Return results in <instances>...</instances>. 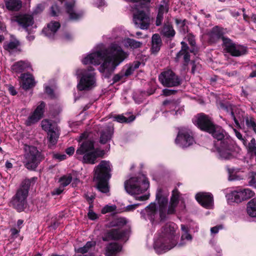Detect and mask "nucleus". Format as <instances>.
<instances>
[{"label": "nucleus", "mask_w": 256, "mask_h": 256, "mask_svg": "<svg viewBox=\"0 0 256 256\" xmlns=\"http://www.w3.org/2000/svg\"><path fill=\"white\" fill-rule=\"evenodd\" d=\"M126 56V54L120 46L116 44H112L105 50L88 54L83 59L82 63L84 64H92L98 66L103 61L99 70L104 72L106 70H114Z\"/></svg>", "instance_id": "obj_1"}, {"label": "nucleus", "mask_w": 256, "mask_h": 256, "mask_svg": "<svg viewBox=\"0 0 256 256\" xmlns=\"http://www.w3.org/2000/svg\"><path fill=\"white\" fill-rule=\"evenodd\" d=\"M178 228L173 222L166 223L162 228V234L154 243L155 249L165 252L176 246L179 238Z\"/></svg>", "instance_id": "obj_2"}, {"label": "nucleus", "mask_w": 256, "mask_h": 256, "mask_svg": "<svg viewBox=\"0 0 256 256\" xmlns=\"http://www.w3.org/2000/svg\"><path fill=\"white\" fill-rule=\"evenodd\" d=\"M89 136L88 132H84L80 136L79 142L85 140L80 145L76 152L78 158H82L84 163L94 164L98 157L96 152L94 150V142L86 140Z\"/></svg>", "instance_id": "obj_3"}, {"label": "nucleus", "mask_w": 256, "mask_h": 256, "mask_svg": "<svg viewBox=\"0 0 256 256\" xmlns=\"http://www.w3.org/2000/svg\"><path fill=\"white\" fill-rule=\"evenodd\" d=\"M36 179L37 178H33L31 179L24 180L22 182V186L12 198L11 204L18 212L24 210L26 204V198L28 194L29 188L31 183L34 182Z\"/></svg>", "instance_id": "obj_4"}, {"label": "nucleus", "mask_w": 256, "mask_h": 256, "mask_svg": "<svg viewBox=\"0 0 256 256\" xmlns=\"http://www.w3.org/2000/svg\"><path fill=\"white\" fill-rule=\"evenodd\" d=\"M149 182L144 174H139L137 176L131 178L124 184L126 192L132 194H140L148 190Z\"/></svg>", "instance_id": "obj_5"}, {"label": "nucleus", "mask_w": 256, "mask_h": 256, "mask_svg": "<svg viewBox=\"0 0 256 256\" xmlns=\"http://www.w3.org/2000/svg\"><path fill=\"white\" fill-rule=\"evenodd\" d=\"M94 68L90 66L87 70H78L76 74L80 76V80L78 84V88L80 90H90L96 86V74L94 72Z\"/></svg>", "instance_id": "obj_6"}, {"label": "nucleus", "mask_w": 256, "mask_h": 256, "mask_svg": "<svg viewBox=\"0 0 256 256\" xmlns=\"http://www.w3.org/2000/svg\"><path fill=\"white\" fill-rule=\"evenodd\" d=\"M24 156V163L28 170L36 169L43 158L36 148L32 146H26Z\"/></svg>", "instance_id": "obj_7"}, {"label": "nucleus", "mask_w": 256, "mask_h": 256, "mask_svg": "<svg viewBox=\"0 0 256 256\" xmlns=\"http://www.w3.org/2000/svg\"><path fill=\"white\" fill-rule=\"evenodd\" d=\"M222 47L226 52L233 56H240L247 52L246 46L236 44L228 38H223Z\"/></svg>", "instance_id": "obj_8"}, {"label": "nucleus", "mask_w": 256, "mask_h": 256, "mask_svg": "<svg viewBox=\"0 0 256 256\" xmlns=\"http://www.w3.org/2000/svg\"><path fill=\"white\" fill-rule=\"evenodd\" d=\"M159 80L164 86L167 87L176 86L180 83L178 76L170 70L162 72L159 76Z\"/></svg>", "instance_id": "obj_9"}, {"label": "nucleus", "mask_w": 256, "mask_h": 256, "mask_svg": "<svg viewBox=\"0 0 256 256\" xmlns=\"http://www.w3.org/2000/svg\"><path fill=\"white\" fill-rule=\"evenodd\" d=\"M176 142L184 147L192 144L194 142L192 132L186 128H181L178 131Z\"/></svg>", "instance_id": "obj_10"}, {"label": "nucleus", "mask_w": 256, "mask_h": 256, "mask_svg": "<svg viewBox=\"0 0 256 256\" xmlns=\"http://www.w3.org/2000/svg\"><path fill=\"white\" fill-rule=\"evenodd\" d=\"M195 124L201 130L208 132H212L214 126L212 118L203 113L199 114L196 116Z\"/></svg>", "instance_id": "obj_11"}, {"label": "nucleus", "mask_w": 256, "mask_h": 256, "mask_svg": "<svg viewBox=\"0 0 256 256\" xmlns=\"http://www.w3.org/2000/svg\"><path fill=\"white\" fill-rule=\"evenodd\" d=\"M110 165L108 162L102 160L94 168V179L110 178Z\"/></svg>", "instance_id": "obj_12"}, {"label": "nucleus", "mask_w": 256, "mask_h": 256, "mask_svg": "<svg viewBox=\"0 0 256 256\" xmlns=\"http://www.w3.org/2000/svg\"><path fill=\"white\" fill-rule=\"evenodd\" d=\"M127 232L122 228H112L107 230L102 238L104 241L118 240L126 237Z\"/></svg>", "instance_id": "obj_13"}, {"label": "nucleus", "mask_w": 256, "mask_h": 256, "mask_svg": "<svg viewBox=\"0 0 256 256\" xmlns=\"http://www.w3.org/2000/svg\"><path fill=\"white\" fill-rule=\"evenodd\" d=\"M134 21L136 25L143 30L148 29L150 24L149 16L143 10H138L134 13Z\"/></svg>", "instance_id": "obj_14"}, {"label": "nucleus", "mask_w": 256, "mask_h": 256, "mask_svg": "<svg viewBox=\"0 0 256 256\" xmlns=\"http://www.w3.org/2000/svg\"><path fill=\"white\" fill-rule=\"evenodd\" d=\"M220 148L219 152L220 156L224 159H230L232 158V150L234 146L230 139L224 140L220 142Z\"/></svg>", "instance_id": "obj_15"}, {"label": "nucleus", "mask_w": 256, "mask_h": 256, "mask_svg": "<svg viewBox=\"0 0 256 256\" xmlns=\"http://www.w3.org/2000/svg\"><path fill=\"white\" fill-rule=\"evenodd\" d=\"M12 22H17L24 28L32 26L34 24V18L32 16L28 14H18L12 17Z\"/></svg>", "instance_id": "obj_16"}, {"label": "nucleus", "mask_w": 256, "mask_h": 256, "mask_svg": "<svg viewBox=\"0 0 256 256\" xmlns=\"http://www.w3.org/2000/svg\"><path fill=\"white\" fill-rule=\"evenodd\" d=\"M58 2L64 4L66 12L69 14L71 20H77L82 16V13H77L74 8L75 2L74 0H58Z\"/></svg>", "instance_id": "obj_17"}, {"label": "nucleus", "mask_w": 256, "mask_h": 256, "mask_svg": "<svg viewBox=\"0 0 256 256\" xmlns=\"http://www.w3.org/2000/svg\"><path fill=\"white\" fill-rule=\"evenodd\" d=\"M45 104L44 102H40V104L38 106L34 112L30 114L26 121V126H30L38 122L42 117L44 112V108Z\"/></svg>", "instance_id": "obj_18"}, {"label": "nucleus", "mask_w": 256, "mask_h": 256, "mask_svg": "<svg viewBox=\"0 0 256 256\" xmlns=\"http://www.w3.org/2000/svg\"><path fill=\"white\" fill-rule=\"evenodd\" d=\"M224 32V28L218 26H214L208 34V41L210 43H215L220 39L222 38L223 40Z\"/></svg>", "instance_id": "obj_19"}, {"label": "nucleus", "mask_w": 256, "mask_h": 256, "mask_svg": "<svg viewBox=\"0 0 256 256\" xmlns=\"http://www.w3.org/2000/svg\"><path fill=\"white\" fill-rule=\"evenodd\" d=\"M156 197L159 204L160 216L162 220L165 218L166 208L168 202V197L162 194L161 189L158 191Z\"/></svg>", "instance_id": "obj_20"}, {"label": "nucleus", "mask_w": 256, "mask_h": 256, "mask_svg": "<svg viewBox=\"0 0 256 256\" xmlns=\"http://www.w3.org/2000/svg\"><path fill=\"white\" fill-rule=\"evenodd\" d=\"M180 192L178 188H175L172 191L168 210V214H174L180 201Z\"/></svg>", "instance_id": "obj_21"}, {"label": "nucleus", "mask_w": 256, "mask_h": 256, "mask_svg": "<svg viewBox=\"0 0 256 256\" xmlns=\"http://www.w3.org/2000/svg\"><path fill=\"white\" fill-rule=\"evenodd\" d=\"M196 198L202 206L206 208H210L213 202V197L210 193H198L196 196Z\"/></svg>", "instance_id": "obj_22"}, {"label": "nucleus", "mask_w": 256, "mask_h": 256, "mask_svg": "<svg viewBox=\"0 0 256 256\" xmlns=\"http://www.w3.org/2000/svg\"><path fill=\"white\" fill-rule=\"evenodd\" d=\"M182 44V49L177 54L176 57V62L180 61L182 58L184 60V65L186 66L190 60V56L189 54V48L187 46V44L184 42H181Z\"/></svg>", "instance_id": "obj_23"}, {"label": "nucleus", "mask_w": 256, "mask_h": 256, "mask_svg": "<svg viewBox=\"0 0 256 256\" xmlns=\"http://www.w3.org/2000/svg\"><path fill=\"white\" fill-rule=\"evenodd\" d=\"M122 246L118 242H112L108 244L105 247V256H116L121 252Z\"/></svg>", "instance_id": "obj_24"}, {"label": "nucleus", "mask_w": 256, "mask_h": 256, "mask_svg": "<svg viewBox=\"0 0 256 256\" xmlns=\"http://www.w3.org/2000/svg\"><path fill=\"white\" fill-rule=\"evenodd\" d=\"M22 87L23 89L28 90L35 85V82L32 74L28 73L22 74L20 76Z\"/></svg>", "instance_id": "obj_25"}, {"label": "nucleus", "mask_w": 256, "mask_h": 256, "mask_svg": "<svg viewBox=\"0 0 256 256\" xmlns=\"http://www.w3.org/2000/svg\"><path fill=\"white\" fill-rule=\"evenodd\" d=\"M211 134L212 136L218 140H220L221 142L224 140H228V138H224L225 132L224 130L220 126L214 124V128L211 132H208Z\"/></svg>", "instance_id": "obj_26"}, {"label": "nucleus", "mask_w": 256, "mask_h": 256, "mask_svg": "<svg viewBox=\"0 0 256 256\" xmlns=\"http://www.w3.org/2000/svg\"><path fill=\"white\" fill-rule=\"evenodd\" d=\"M20 43L18 40L16 38H13L10 42H5L4 45V48L9 52H12L14 50L20 51L19 47Z\"/></svg>", "instance_id": "obj_27"}, {"label": "nucleus", "mask_w": 256, "mask_h": 256, "mask_svg": "<svg viewBox=\"0 0 256 256\" xmlns=\"http://www.w3.org/2000/svg\"><path fill=\"white\" fill-rule=\"evenodd\" d=\"M114 128L112 126H108L100 134V142L104 144L112 138Z\"/></svg>", "instance_id": "obj_28"}, {"label": "nucleus", "mask_w": 256, "mask_h": 256, "mask_svg": "<svg viewBox=\"0 0 256 256\" xmlns=\"http://www.w3.org/2000/svg\"><path fill=\"white\" fill-rule=\"evenodd\" d=\"M6 8L9 10L18 11L22 6L20 0H4Z\"/></svg>", "instance_id": "obj_29"}, {"label": "nucleus", "mask_w": 256, "mask_h": 256, "mask_svg": "<svg viewBox=\"0 0 256 256\" xmlns=\"http://www.w3.org/2000/svg\"><path fill=\"white\" fill-rule=\"evenodd\" d=\"M59 136V130L57 127L48 133L49 147L52 148L56 144Z\"/></svg>", "instance_id": "obj_30"}, {"label": "nucleus", "mask_w": 256, "mask_h": 256, "mask_svg": "<svg viewBox=\"0 0 256 256\" xmlns=\"http://www.w3.org/2000/svg\"><path fill=\"white\" fill-rule=\"evenodd\" d=\"M168 6L164 4L160 5L158 10V13L156 18V26H160L164 18V14L168 13Z\"/></svg>", "instance_id": "obj_31"}, {"label": "nucleus", "mask_w": 256, "mask_h": 256, "mask_svg": "<svg viewBox=\"0 0 256 256\" xmlns=\"http://www.w3.org/2000/svg\"><path fill=\"white\" fill-rule=\"evenodd\" d=\"M161 34L168 38L174 37L176 32L172 25L168 22L165 23L161 30Z\"/></svg>", "instance_id": "obj_32"}, {"label": "nucleus", "mask_w": 256, "mask_h": 256, "mask_svg": "<svg viewBox=\"0 0 256 256\" xmlns=\"http://www.w3.org/2000/svg\"><path fill=\"white\" fill-rule=\"evenodd\" d=\"M162 40L158 34H154L152 36L151 50L153 53L157 52L162 46Z\"/></svg>", "instance_id": "obj_33"}, {"label": "nucleus", "mask_w": 256, "mask_h": 256, "mask_svg": "<svg viewBox=\"0 0 256 256\" xmlns=\"http://www.w3.org/2000/svg\"><path fill=\"white\" fill-rule=\"evenodd\" d=\"M30 66V64L26 61H19L14 63L12 66L13 71L20 72Z\"/></svg>", "instance_id": "obj_34"}, {"label": "nucleus", "mask_w": 256, "mask_h": 256, "mask_svg": "<svg viewBox=\"0 0 256 256\" xmlns=\"http://www.w3.org/2000/svg\"><path fill=\"white\" fill-rule=\"evenodd\" d=\"M246 212L250 216L256 217V198H254L248 202Z\"/></svg>", "instance_id": "obj_35"}, {"label": "nucleus", "mask_w": 256, "mask_h": 256, "mask_svg": "<svg viewBox=\"0 0 256 256\" xmlns=\"http://www.w3.org/2000/svg\"><path fill=\"white\" fill-rule=\"evenodd\" d=\"M110 178L95 179L98 181L97 188L102 192L106 193L109 192L108 180Z\"/></svg>", "instance_id": "obj_36"}, {"label": "nucleus", "mask_w": 256, "mask_h": 256, "mask_svg": "<svg viewBox=\"0 0 256 256\" xmlns=\"http://www.w3.org/2000/svg\"><path fill=\"white\" fill-rule=\"evenodd\" d=\"M60 24L58 22H52L48 24L47 28L43 30L46 34H54L60 27Z\"/></svg>", "instance_id": "obj_37"}, {"label": "nucleus", "mask_w": 256, "mask_h": 256, "mask_svg": "<svg viewBox=\"0 0 256 256\" xmlns=\"http://www.w3.org/2000/svg\"><path fill=\"white\" fill-rule=\"evenodd\" d=\"M181 230H182V234L181 236V242L179 244L180 246H182L184 244L183 241L185 240H190L192 239V236L188 233L189 229L188 226L184 224L181 225Z\"/></svg>", "instance_id": "obj_38"}, {"label": "nucleus", "mask_w": 256, "mask_h": 256, "mask_svg": "<svg viewBox=\"0 0 256 256\" xmlns=\"http://www.w3.org/2000/svg\"><path fill=\"white\" fill-rule=\"evenodd\" d=\"M146 214L150 221H154L156 214V205L154 204H150L146 209Z\"/></svg>", "instance_id": "obj_39"}, {"label": "nucleus", "mask_w": 256, "mask_h": 256, "mask_svg": "<svg viewBox=\"0 0 256 256\" xmlns=\"http://www.w3.org/2000/svg\"><path fill=\"white\" fill-rule=\"evenodd\" d=\"M72 177L70 174H67L62 176L59 179V182L62 186H68L72 182Z\"/></svg>", "instance_id": "obj_40"}, {"label": "nucleus", "mask_w": 256, "mask_h": 256, "mask_svg": "<svg viewBox=\"0 0 256 256\" xmlns=\"http://www.w3.org/2000/svg\"><path fill=\"white\" fill-rule=\"evenodd\" d=\"M41 125L42 128L48 133L56 128V126L53 125L52 122L48 120H44L42 121Z\"/></svg>", "instance_id": "obj_41"}, {"label": "nucleus", "mask_w": 256, "mask_h": 256, "mask_svg": "<svg viewBox=\"0 0 256 256\" xmlns=\"http://www.w3.org/2000/svg\"><path fill=\"white\" fill-rule=\"evenodd\" d=\"M126 224V220L125 218H120L114 220L110 222V226L112 227L122 226Z\"/></svg>", "instance_id": "obj_42"}, {"label": "nucleus", "mask_w": 256, "mask_h": 256, "mask_svg": "<svg viewBox=\"0 0 256 256\" xmlns=\"http://www.w3.org/2000/svg\"><path fill=\"white\" fill-rule=\"evenodd\" d=\"M114 118L119 122H130L134 120L135 116H130L129 118H127L123 115H117L114 116Z\"/></svg>", "instance_id": "obj_43"}, {"label": "nucleus", "mask_w": 256, "mask_h": 256, "mask_svg": "<svg viewBox=\"0 0 256 256\" xmlns=\"http://www.w3.org/2000/svg\"><path fill=\"white\" fill-rule=\"evenodd\" d=\"M231 196L232 198H234V201L236 202H240L242 200H244L240 189L238 190L232 191L231 192Z\"/></svg>", "instance_id": "obj_44"}, {"label": "nucleus", "mask_w": 256, "mask_h": 256, "mask_svg": "<svg viewBox=\"0 0 256 256\" xmlns=\"http://www.w3.org/2000/svg\"><path fill=\"white\" fill-rule=\"evenodd\" d=\"M244 200L250 198L254 196V192L250 188L240 189Z\"/></svg>", "instance_id": "obj_45"}, {"label": "nucleus", "mask_w": 256, "mask_h": 256, "mask_svg": "<svg viewBox=\"0 0 256 256\" xmlns=\"http://www.w3.org/2000/svg\"><path fill=\"white\" fill-rule=\"evenodd\" d=\"M126 42L127 44H128L131 48H140L142 45V42L131 38L126 39Z\"/></svg>", "instance_id": "obj_46"}, {"label": "nucleus", "mask_w": 256, "mask_h": 256, "mask_svg": "<svg viewBox=\"0 0 256 256\" xmlns=\"http://www.w3.org/2000/svg\"><path fill=\"white\" fill-rule=\"evenodd\" d=\"M248 184L250 186H256V172H252L248 174Z\"/></svg>", "instance_id": "obj_47"}, {"label": "nucleus", "mask_w": 256, "mask_h": 256, "mask_svg": "<svg viewBox=\"0 0 256 256\" xmlns=\"http://www.w3.org/2000/svg\"><path fill=\"white\" fill-rule=\"evenodd\" d=\"M116 209V206H115L106 205L102 208L101 212L102 214H105L108 212H112L114 211Z\"/></svg>", "instance_id": "obj_48"}, {"label": "nucleus", "mask_w": 256, "mask_h": 256, "mask_svg": "<svg viewBox=\"0 0 256 256\" xmlns=\"http://www.w3.org/2000/svg\"><path fill=\"white\" fill-rule=\"evenodd\" d=\"M243 113L244 112H242L241 116H236L233 112H231L232 116V118L234 119V122L238 128H240V124L238 122V120H241L243 118Z\"/></svg>", "instance_id": "obj_49"}, {"label": "nucleus", "mask_w": 256, "mask_h": 256, "mask_svg": "<svg viewBox=\"0 0 256 256\" xmlns=\"http://www.w3.org/2000/svg\"><path fill=\"white\" fill-rule=\"evenodd\" d=\"M246 124L249 128H252L256 134V124L252 119L246 120Z\"/></svg>", "instance_id": "obj_50"}, {"label": "nucleus", "mask_w": 256, "mask_h": 256, "mask_svg": "<svg viewBox=\"0 0 256 256\" xmlns=\"http://www.w3.org/2000/svg\"><path fill=\"white\" fill-rule=\"evenodd\" d=\"M52 14L53 16H56L60 12V8H58L57 4L52 6L51 7Z\"/></svg>", "instance_id": "obj_51"}, {"label": "nucleus", "mask_w": 256, "mask_h": 256, "mask_svg": "<svg viewBox=\"0 0 256 256\" xmlns=\"http://www.w3.org/2000/svg\"><path fill=\"white\" fill-rule=\"evenodd\" d=\"M176 91L174 90L164 89L162 90V94L165 96H170L172 94H174Z\"/></svg>", "instance_id": "obj_52"}, {"label": "nucleus", "mask_w": 256, "mask_h": 256, "mask_svg": "<svg viewBox=\"0 0 256 256\" xmlns=\"http://www.w3.org/2000/svg\"><path fill=\"white\" fill-rule=\"evenodd\" d=\"M44 10V6L42 4H38L33 12V14H36L41 12Z\"/></svg>", "instance_id": "obj_53"}, {"label": "nucleus", "mask_w": 256, "mask_h": 256, "mask_svg": "<svg viewBox=\"0 0 256 256\" xmlns=\"http://www.w3.org/2000/svg\"><path fill=\"white\" fill-rule=\"evenodd\" d=\"M64 186H62L60 184V186L58 188H56L53 190L52 192V194H60L64 190Z\"/></svg>", "instance_id": "obj_54"}, {"label": "nucleus", "mask_w": 256, "mask_h": 256, "mask_svg": "<svg viewBox=\"0 0 256 256\" xmlns=\"http://www.w3.org/2000/svg\"><path fill=\"white\" fill-rule=\"evenodd\" d=\"M186 38L191 46H193L195 45L196 42L194 36L189 34L187 36Z\"/></svg>", "instance_id": "obj_55"}, {"label": "nucleus", "mask_w": 256, "mask_h": 256, "mask_svg": "<svg viewBox=\"0 0 256 256\" xmlns=\"http://www.w3.org/2000/svg\"><path fill=\"white\" fill-rule=\"evenodd\" d=\"M88 216V218L92 220H96L98 218L97 214L91 210H89Z\"/></svg>", "instance_id": "obj_56"}, {"label": "nucleus", "mask_w": 256, "mask_h": 256, "mask_svg": "<svg viewBox=\"0 0 256 256\" xmlns=\"http://www.w3.org/2000/svg\"><path fill=\"white\" fill-rule=\"evenodd\" d=\"M248 152L256 156V146L255 144H250L248 146Z\"/></svg>", "instance_id": "obj_57"}, {"label": "nucleus", "mask_w": 256, "mask_h": 256, "mask_svg": "<svg viewBox=\"0 0 256 256\" xmlns=\"http://www.w3.org/2000/svg\"><path fill=\"white\" fill-rule=\"evenodd\" d=\"M124 76V75L122 74H116L113 78L114 82H116L122 79V78H123Z\"/></svg>", "instance_id": "obj_58"}, {"label": "nucleus", "mask_w": 256, "mask_h": 256, "mask_svg": "<svg viewBox=\"0 0 256 256\" xmlns=\"http://www.w3.org/2000/svg\"><path fill=\"white\" fill-rule=\"evenodd\" d=\"M134 70V68H133V66H131L127 68L124 75L125 76H128L130 75Z\"/></svg>", "instance_id": "obj_59"}, {"label": "nucleus", "mask_w": 256, "mask_h": 256, "mask_svg": "<svg viewBox=\"0 0 256 256\" xmlns=\"http://www.w3.org/2000/svg\"><path fill=\"white\" fill-rule=\"evenodd\" d=\"M96 245V242L95 241H90L88 242L86 244V246L89 250L92 247H94Z\"/></svg>", "instance_id": "obj_60"}, {"label": "nucleus", "mask_w": 256, "mask_h": 256, "mask_svg": "<svg viewBox=\"0 0 256 256\" xmlns=\"http://www.w3.org/2000/svg\"><path fill=\"white\" fill-rule=\"evenodd\" d=\"M252 71L250 74V77L254 78L256 77V64L252 66Z\"/></svg>", "instance_id": "obj_61"}, {"label": "nucleus", "mask_w": 256, "mask_h": 256, "mask_svg": "<svg viewBox=\"0 0 256 256\" xmlns=\"http://www.w3.org/2000/svg\"><path fill=\"white\" fill-rule=\"evenodd\" d=\"M20 230L16 228H13L10 229L11 234L12 236H14L18 234L20 232Z\"/></svg>", "instance_id": "obj_62"}, {"label": "nucleus", "mask_w": 256, "mask_h": 256, "mask_svg": "<svg viewBox=\"0 0 256 256\" xmlns=\"http://www.w3.org/2000/svg\"><path fill=\"white\" fill-rule=\"evenodd\" d=\"M176 23L177 25H179L180 26H184L186 24V20H182L180 19H176Z\"/></svg>", "instance_id": "obj_63"}, {"label": "nucleus", "mask_w": 256, "mask_h": 256, "mask_svg": "<svg viewBox=\"0 0 256 256\" xmlns=\"http://www.w3.org/2000/svg\"><path fill=\"white\" fill-rule=\"evenodd\" d=\"M89 250V249L87 248L86 246H84L83 247L80 248L78 250V252L82 254H84L87 252Z\"/></svg>", "instance_id": "obj_64"}]
</instances>
